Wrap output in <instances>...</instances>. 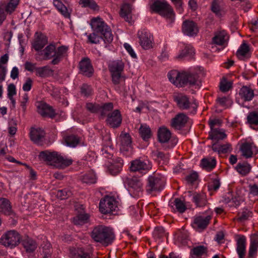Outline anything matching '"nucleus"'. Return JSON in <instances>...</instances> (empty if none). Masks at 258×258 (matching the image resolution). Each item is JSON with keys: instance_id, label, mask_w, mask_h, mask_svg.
Wrapping results in <instances>:
<instances>
[{"instance_id": "423d86ee", "label": "nucleus", "mask_w": 258, "mask_h": 258, "mask_svg": "<svg viewBox=\"0 0 258 258\" xmlns=\"http://www.w3.org/2000/svg\"><path fill=\"white\" fill-rule=\"evenodd\" d=\"M124 67V63L120 60L113 61L109 64L108 69L111 74L112 82L114 85H118L124 81L125 78L122 73Z\"/></svg>"}, {"instance_id": "bb28decb", "label": "nucleus", "mask_w": 258, "mask_h": 258, "mask_svg": "<svg viewBox=\"0 0 258 258\" xmlns=\"http://www.w3.org/2000/svg\"><path fill=\"white\" fill-rule=\"evenodd\" d=\"M258 248V235L254 234L250 238V243L248 251V256L252 258L254 256Z\"/></svg>"}, {"instance_id": "58836bf2", "label": "nucleus", "mask_w": 258, "mask_h": 258, "mask_svg": "<svg viewBox=\"0 0 258 258\" xmlns=\"http://www.w3.org/2000/svg\"><path fill=\"white\" fill-rule=\"evenodd\" d=\"M195 54L194 49L190 46H186L182 50L179 54L177 55L175 58L178 60H181L186 56H192Z\"/></svg>"}, {"instance_id": "473e14b6", "label": "nucleus", "mask_w": 258, "mask_h": 258, "mask_svg": "<svg viewBox=\"0 0 258 258\" xmlns=\"http://www.w3.org/2000/svg\"><path fill=\"white\" fill-rule=\"evenodd\" d=\"M70 255L74 258H91L90 254L82 248H72L70 249Z\"/></svg>"}, {"instance_id": "6ab92c4d", "label": "nucleus", "mask_w": 258, "mask_h": 258, "mask_svg": "<svg viewBox=\"0 0 258 258\" xmlns=\"http://www.w3.org/2000/svg\"><path fill=\"white\" fill-rule=\"evenodd\" d=\"M81 73L86 76L90 77L93 73V68L89 58H84L79 63Z\"/></svg>"}, {"instance_id": "9d476101", "label": "nucleus", "mask_w": 258, "mask_h": 258, "mask_svg": "<svg viewBox=\"0 0 258 258\" xmlns=\"http://www.w3.org/2000/svg\"><path fill=\"white\" fill-rule=\"evenodd\" d=\"M117 207L116 201L114 198L107 197L101 200L99 204L100 211L103 214H106L115 211Z\"/></svg>"}, {"instance_id": "09e8293b", "label": "nucleus", "mask_w": 258, "mask_h": 258, "mask_svg": "<svg viewBox=\"0 0 258 258\" xmlns=\"http://www.w3.org/2000/svg\"><path fill=\"white\" fill-rule=\"evenodd\" d=\"M207 247L204 245H200L194 247L191 249L190 253L197 256H200L205 253H207Z\"/></svg>"}, {"instance_id": "f03ea898", "label": "nucleus", "mask_w": 258, "mask_h": 258, "mask_svg": "<svg viewBox=\"0 0 258 258\" xmlns=\"http://www.w3.org/2000/svg\"><path fill=\"white\" fill-rule=\"evenodd\" d=\"M168 78L171 83L177 87H182L186 85H199L198 76L196 74L189 72L179 73L175 70L170 71L168 73Z\"/></svg>"}, {"instance_id": "4d7b16f0", "label": "nucleus", "mask_w": 258, "mask_h": 258, "mask_svg": "<svg viewBox=\"0 0 258 258\" xmlns=\"http://www.w3.org/2000/svg\"><path fill=\"white\" fill-rule=\"evenodd\" d=\"M216 100L220 106L225 107H228L230 106L232 103L231 99L228 97H219L217 98Z\"/></svg>"}, {"instance_id": "13d9d810", "label": "nucleus", "mask_w": 258, "mask_h": 258, "mask_svg": "<svg viewBox=\"0 0 258 258\" xmlns=\"http://www.w3.org/2000/svg\"><path fill=\"white\" fill-rule=\"evenodd\" d=\"M232 87V83L227 81L225 79L222 80L220 84V89L223 92L228 91Z\"/></svg>"}, {"instance_id": "c03bdc74", "label": "nucleus", "mask_w": 258, "mask_h": 258, "mask_svg": "<svg viewBox=\"0 0 258 258\" xmlns=\"http://www.w3.org/2000/svg\"><path fill=\"white\" fill-rule=\"evenodd\" d=\"M89 218L88 214H80L74 218L73 222L76 225H83L88 222Z\"/></svg>"}, {"instance_id": "680f3d73", "label": "nucleus", "mask_w": 258, "mask_h": 258, "mask_svg": "<svg viewBox=\"0 0 258 258\" xmlns=\"http://www.w3.org/2000/svg\"><path fill=\"white\" fill-rule=\"evenodd\" d=\"M165 235L164 229L163 227H156L153 232V235L155 238L160 239Z\"/></svg>"}, {"instance_id": "f257e3e1", "label": "nucleus", "mask_w": 258, "mask_h": 258, "mask_svg": "<svg viewBox=\"0 0 258 258\" xmlns=\"http://www.w3.org/2000/svg\"><path fill=\"white\" fill-rule=\"evenodd\" d=\"M91 26L93 33L88 37L90 43L97 44L102 39L106 43H110L112 41L113 36L111 29L101 19H93Z\"/></svg>"}, {"instance_id": "5701e85b", "label": "nucleus", "mask_w": 258, "mask_h": 258, "mask_svg": "<svg viewBox=\"0 0 258 258\" xmlns=\"http://www.w3.org/2000/svg\"><path fill=\"white\" fill-rule=\"evenodd\" d=\"M120 140V151H128L131 149L132 138L128 133L122 132L119 136Z\"/></svg>"}, {"instance_id": "bf43d9fd", "label": "nucleus", "mask_w": 258, "mask_h": 258, "mask_svg": "<svg viewBox=\"0 0 258 258\" xmlns=\"http://www.w3.org/2000/svg\"><path fill=\"white\" fill-rule=\"evenodd\" d=\"M112 164H117L116 169L113 171V173H118L122 167L123 164V160L120 158H116L115 159H112Z\"/></svg>"}, {"instance_id": "cd10ccee", "label": "nucleus", "mask_w": 258, "mask_h": 258, "mask_svg": "<svg viewBox=\"0 0 258 258\" xmlns=\"http://www.w3.org/2000/svg\"><path fill=\"white\" fill-rule=\"evenodd\" d=\"M239 95L244 101H250L254 97V92L249 87L243 86L240 90Z\"/></svg>"}, {"instance_id": "e2e57ef3", "label": "nucleus", "mask_w": 258, "mask_h": 258, "mask_svg": "<svg viewBox=\"0 0 258 258\" xmlns=\"http://www.w3.org/2000/svg\"><path fill=\"white\" fill-rule=\"evenodd\" d=\"M81 94L85 96H88L92 93V89L90 86L84 84L81 88Z\"/></svg>"}, {"instance_id": "a878e982", "label": "nucleus", "mask_w": 258, "mask_h": 258, "mask_svg": "<svg viewBox=\"0 0 258 258\" xmlns=\"http://www.w3.org/2000/svg\"><path fill=\"white\" fill-rule=\"evenodd\" d=\"M158 139L161 143H167L171 139V133L165 127H160L158 131Z\"/></svg>"}, {"instance_id": "864d4df0", "label": "nucleus", "mask_w": 258, "mask_h": 258, "mask_svg": "<svg viewBox=\"0 0 258 258\" xmlns=\"http://www.w3.org/2000/svg\"><path fill=\"white\" fill-rule=\"evenodd\" d=\"M20 0H11L7 5H5V11L7 13L11 14L13 12L19 3Z\"/></svg>"}, {"instance_id": "6e6d98bb", "label": "nucleus", "mask_w": 258, "mask_h": 258, "mask_svg": "<svg viewBox=\"0 0 258 258\" xmlns=\"http://www.w3.org/2000/svg\"><path fill=\"white\" fill-rule=\"evenodd\" d=\"M249 50L248 45L245 42H243L238 49L236 55L239 57H243L246 55Z\"/></svg>"}, {"instance_id": "20e7f679", "label": "nucleus", "mask_w": 258, "mask_h": 258, "mask_svg": "<svg viewBox=\"0 0 258 258\" xmlns=\"http://www.w3.org/2000/svg\"><path fill=\"white\" fill-rule=\"evenodd\" d=\"M91 237L95 241L107 246L113 242L115 235L111 228L103 225H98L93 229Z\"/></svg>"}, {"instance_id": "69168bd1", "label": "nucleus", "mask_w": 258, "mask_h": 258, "mask_svg": "<svg viewBox=\"0 0 258 258\" xmlns=\"http://www.w3.org/2000/svg\"><path fill=\"white\" fill-rule=\"evenodd\" d=\"M211 10L216 15L220 14V7L216 0H214L211 5Z\"/></svg>"}, {"instance_id": "a211bd4d", "label": "nucleus", "mask_w": 258, "mask_h": 258, "mask_svg": "<svg viewBox=\"0 0 258 258\" xmlns=\"http://www.w3.org/2000/svg\"><path fill=\"white\" fill-rule=\"evenodd\" d=\"M182 32L188 36H192L197 34L199 29L197 24L192 21H185L182 24Z\"/></svg>"}, {"instance_id": "052dcab7", "label": "nucleus", "mask_w": 258, "mask_h": 258, "mask_svg": "<svg viewBox=\"0 0 258 258\" xmlns=\"http://www.w3.org/2000/svg\"><path fill=\"white\" fill-rule=\"evenodd\" d=\"M80 4L85 7H89L93 10H96L97 5L93 0H80Z\"/></svg>"}, {"instance_id": "0e129e2a", "label": "nucleus", "mask_w": 258, "mask_h": 258, "mask_svg": "<svg viewBox=\"0 0 258 258\" xmlns=\"http://www.w3.org/2000/svg\"><path fill=\"white\" fill-rule=\"evenodd\" d=\"M68 49V47L64 46H61L57 48V49H55V55H57L59 57H61L63 56L67 52Z\"/></svg>"}, {"instance_id": "8fccbe9b", "label": "nucleus", "mask_w": 258, "mask_h": 258, "mask_svg": "<svg viewBox=\"0 0 258 258\" xmlns=\"http://www.w3.org/2000/svg\"><path fill=\"white\" fill-rule=\"evenodd\" d=\"M79 138L73 135L67 136L65 139L67 145L71 147H76L79 144Z\"/></svg>"}, {"instance_id": "6e6552de", "label": "nucleus", "mask_w": 258, "mask_h": 258, "mask_svg": "<svg viewBox=\"0 0 258 258\" xmlns=\"http://www.w3.org/2000/svg\"><path fill=\"white\" fill-rule=\"evenodd\" d=\"M20 236L15 230H10L5 233L0 238V243L5 247L12 248L19 244Z\"/></svg>"}, {"instance_id": "2eb2a0df", "label": "nucleus", "mask_w": 258, "mask_h": 258, "mask_svg": "<svg viewBox=\"0 0 258 258\" xmlns=\"http://www.w3.org/2000/svg\"><path fill=\"white\" fill-rule=\"evenodd\" d=\"M140 44L145 49H148L152 47L153 36L151 33L146 30L138 32Z\"/></svg>"}, {"instance_id": "774afa93", "label": "nucleus", "mask_w": 258, "mask_h": 258, "mask_svg": "<svg viewBox=\"0 0 258 258\" xmlns=\"http://www.w3.org/2000/svg\"><path fill=\"white\" fill-rule=\"evenodd\" d=\"M16 94V86L14 84H10L8 87V97L14 96Z\"/></svg>"}, {"instance_id": "49530a36", "label": "nucleus", "mask_w": 258, "mask_h": 258, "mask_svg": "<svg viewBox=\"0 0 258 258\" xmlns=\"http://www.w3.org/2000/svg\"><path fill=\"white\" fill-rule=\"evenodd\" d=\"M247 120L250 125H258V111L250 112L247 116Z\"/></svg>"}, {"instance_id": "a19ab883", "label": "nucleus", "mask_w": 258, "mask_h": 258, "mask_svg": "<svg viewBox=\"0 0 258 258\" xmlns=\"http://www.w3.org/2000/svg\"><path fill=\"white\" fill-rule=\"evenodd\" d=\"M169 205L173 209H174L173 207L175 206L177 211L181 213H183L186 209L184 203L178 198H176L173 202H170Z\"/></svg>"}, {"instance_id": "7ed1b4c3", "label": "nucleus", "mask_w": 258, "mask_h": 258, "mask_svg": "<svg viewBox=\"0 0 258 258\" xmlns=\"http://www.w3.org/2000/svg\"><path fill=\"white\" fill-rule=\"evenodd\" d=\"M38 158L40 160L46 162L49 165L58 168H64L72 164L71 159L64 158L56 152H49L48 150L40 152Z\"/></svg>"}, {"instance_id": "5fc2aeb1", "label": "nucleus", "mask_w": 258, "mask_h": 258, "mask_svg": "<svg viewBox=\"0 0 258 258\" xmlns=\"http://www.w3.org/2000/svg\"><path fill=\"white\" fill-rule=\"evenodd\" d=\"M72 195V192L67 188L58 190L56 193V196L57 198L61 200H64Z\"/></svg>"}, {"instance_id": "7c9ffc66", "label": "nucleus", "mask_w": 258, "mask_h": 258, "mask_svg": "<svg viewBox=\"0 0 258 258\" xmlns=\"http://www.w3.org/2000/svg\"><path fill=\"white\" fill-rule=\"evenodd\" d=\"M22 242L24 248L28 253L34 252L37 246L36 242L29 237L24 239Z\"/></svg>"}, {"instance_id": "ea45409f", "label": "nucleus", "mask_w": 258, "mask_h": 258, "mask_svg": "<svg viewBox=\"0 0 258 258\" xmlns=\"http://www.w3.org/2000/svg\"><path fill=\"white\" fill-rule=\"evenodd\" d=\"M53 5L60 13L66 18H69L70 14L67 8L62 3L60 0H53Z\"/></svg>"}, {"instance_id": "dca6fc26", "label": "nucleus", "mask_w": 258, "mask_h": 258, "mask_svg": "<svg viewBox=\"0 0 258 258\" xmlns=\"http://www.w3.org/2000/svg\"><path fill=\"white\" fill-rule=\"evenodd\" d=\"M242 155L245 158L252 157L253 154L258 153L257 147L253 143H244L242 144L240 148Z\"/></svg>"}, {"instance_id": "39448f33", "label": "nucleus", "mask_w": 258, "mask_h": 258, "mask_svg": "<svg viewBox=\"0 0 258 258\" xmlns=\"http://www.w3.org/2000/svg\"><path fill=\"white\" fill-rule=\"evenodd\" d=\"M151 9L154 12L169 19L171 22L173 21V10L165 0H155L151 6Z\"/></svg>"}, {"instance_id": "37998d69", "label": "nucleus", "mask_w": 258, "mask_h": 258, "mask_svg": "<svg viewBox=\"0 0 258 258\" xmlns=\"http://www.w3.org/2000/svg\"><path fill=\"white\" fill-rule=\"evenodd\" d=\"M43 52L44 59H49L55 54V46L53 44H50L45 48Z\"/></svg>"}, {"instance_id": "e433bc0d", "label": "nucleus", "mask_w": 258, "mask_h": 258, "mask_svg": "<svg viewBox=\"0 0 258 258\" xmlns=\"http://www.w3.org/2000/svg\"><path fill=\"white\" fill-rule=\"evenodd\" d=\"M216 164V161L215 158H204L201 163L202 168L208 171L212 170Z\"/></svg>"}, {"instance_id": "c756f323", "label": "nucleus", "mask_w": 258, "mask_h": 258, "mask_svg": "<svg viewBox=\"0 0 258 258\" xmlns=\"http://www.w3.org/2000/svg\"><path fill=\"white\" fill-rule=\"evenodd\" d=\"M48 42L47 37L42 34H40L36 38L33 43V48L36 51L41 50Z\"/></svg>"}, {"instance_id": "603ef678", "label": "nucleus", "mask_w": 258, "mask_h": 258, "mask_svg": "<svg viewBox=\"0 0 258 258\" xmlns=\"http://www.w3.org/2000/svg\"><path fill=\"white\" fill-rule=\"evenodd\" d=\"M237 220L240 222L247 220L249 217L252 216V213L247 209H243L241 212L238 214Z\"/></svg>"}, {"instance_id": "a18cd8bd", "label": "nucleus", "mask_w": 258, "mask_h": 258, "mask_svg": "<svg viewBox=\"0 0 258 258\" xmlns=\"http://www.w3.org/2000/svg\"><path fill=\"white\" fill-rule=\"evenodd\" d=\"M41 246L42 248V252L44 255L43 257H50L52 252L50 243L47 241H43Z\"/></svg>"}, {"instance_id": "2f4dec72", "label": "nucleus", "mask_w": 258, "mask_h": 258, "mask_svg": "<svg viewBox=\"0 0 258 258\" xmlns=\"http://www.w3.org/2000/svg\"><path fill=\"white\" fill-rule=\"evenodd\" d=\"M35 72L37 76L41 78L48 77L53 74V71L48 66L36 68Z\"/></svg>"}, {"instance_id": "c85d7f7f", "label": "nucleus", "mask_w": 258, "mask_h": 258, "mask_svg": "<svg viewBox=\"0 0 258 258\" xmlns=\"http://www.w3.org/2000/svg\"><path fill=\"white\" fill-rule=\"evenodd\" d=\"M0 212L6 215H11L13 213L10 201L5 198L0 199Z\"/></svg>"}, {"instance_id": "0eeeda50", "label": "nucleus", "mask_w": 258, "mask_h": 258, "mask_svg": "<svg viewBox=\"0 0 258 258\" xmlns=\"http://www.w3.org/2000/svg\"><path fill=\"white\" fill-rule=\"evenodd\" d=\"M174 100L180 109L188 110L192 113L197 111L198 105L196 99L190 98L185 95L178 94L174 97Z\"/></svg>"}, {"instance_id": "aec40b11", "label": "nucleus", "mask_w": 258, "mask_h": 258, "mask_svg": "<svg viewBox=\"0 0 258 258\" xmlns=\"http://www.w3.org/2000/svg\"><path fill=\"white\" fill-rule=\"evenodd\" d=\"M246 239L244 235H239L236 239V252L239 258H244L246 253Z\"/></svg>"}, {"instance_id": "b1692460", "label": "nucleus", "mask_w": 258, "mask_h": 258, "mask_svg": "<svg viewBox=\"0 0 258 258\" xmlns=\"http://www.w3.org/2000/svg\"><path fill=\"white\" fill-rule=\"evenodd\" d=\"M44 131L40 128H31L30 137L32 141L37 144H39L45 136Z\"/></svg>"}, {"instance_id": "f3484780", "label": "nucleus", "mask_w": 258, "mask_h": 258, "mask_svg": "<svg viewBox=\"0 0 258 258\" xmlns=\"http://www.w3.org/2000/svg\"><path fill=\"white\" fill-rule=\"evenodd\" d=\"M188 120V117L184 113L177 114L171 121V126L175 130L183 127Z\"/></svg>"}, {"instance_id": "72a5a7b5", "label": "nucleus", "mask_w": 258, "mask_h": 258, "mask_svg": "<svg viewBox=\"0 0 258 258\" xmlns=\"http://www.w3.org/2000/svg\"><path fill=\"white\" fill-rule=\"evenodd\" d=\"M139 132L140 137L145 141H147L152 137L151 128L146 124L141 125Z\"/></svg>"}, {"instance_id": "f8f14e48", "label": "nucleus", "mask_w": 258, "mask_h": 258, "mask_svg": "<svg viewBox=\"0 0 258 258\" xmlns=\"http://www.w3.org/2000/svg\"><path fill=\"white\" fill-rule=\"evenodd\" d=\"M188 194V196L191 197V201L196 207H204L208 204L207 195L205 192L189 191Z\"/></svg>"}, {"instance_id": "de8ad7c7", "label": "nucleus", "mask_w": 258, "mask_h": 258, "mask_svg": "<svg viewBox=\"0 0 258 258\" xmlns=\"http://www.w3.org/2000/svg\"><path fill=\"white\" fill-rule=\"evenodd\" d=\"M152 156L158 159L160 161H162L163 163H167L169 159V155L165 154L162 152L159 151H153L152 152Z\"/></svg>"}, {"instance_id": "79ce46f5", "label": "nucleus", "mask_w": 258, "mask_h": 258, "mask_svg": "<svg viewBox=\"0 0 258 258\" xmlns=\"http://www.w3.org/2000/svg\"><path fill=\"white\" fill-rule=\"evenodd\" d=\"M129 186L138 192L142 190L143 184L140 179L134 177L132 178L128 183Z\"/></svg>"}, {"instance_id": "4be33fe9", "label": "nucleus", "mask_w": 258, "mask_h": 258, "mask_svg": "<svg viewBox=\"0 0 258 258\" xmlns=\"http://www.w3.org/2000/svg\"><path fill=\"white\" fill-rule=\"evenodd\" d=\"M38 112L42 116L53 118L55 115V113L52 107L46 103H41L38 106Z\"/></svg>"}, {"instance_id": "9b49d317", "label": "nucleus", "mask_w": 258, "mask_h": 258, "mask_svg": "<svg viewBox=\"0 0 258 258\" xmlns=\"http://www.w3.org/2000/svg\"><path fill=\"white\" fill-rule=\"evenodd\" d=\"M151 168V165L149 162L136 159L131 163L130 169L132 171L139 172L141 173H146Z\"/></svg>"}, {"instance_id": "1a4fd4ad", "label": "nucleus", "mask_w": 258, "mask_h": 258, "mask_svg": "<svg viewBox=\"0 0 258 258\" xmlns=\"http://www.w3.org/2000/svg\"><path fill=\"white\" fill-rule=\"evenodd\" d=\"M165 181L163 178L156 175H150L148 178L146 191L151 194L153 191H160L164 186Z\"/></svg>"}, {"instance_id": "338daca9", "label": "nucleus", "mask_w": 258, "mask_h": 258, "mask_svg": "<svg viewBox=\"0 0 258 258\" xmlns=\"http://www.w3.org/2000/svg\"><path fill=\"white\" fill-rule=\"evenodd\" d=\"M99 106V104H94L92 103L86 104L87 109L92 113L98 112Z\"/></svg>"}, {"instance_id": "4c0bfd02", "label": "nucleus", "mask_w": 258, "mask_h": 258, "mask_svg": "<svg viewBox=\"0 0 258 258\" xmlns=\"http://www.w3.org/2000/svg\"><path fill=\"white\" fill-rule=\"evenodd\" d=\"M251 167L247 162L239 163L236 166L237 172L242 176H246L251 170Z\"/></svg>"}, {"instance_id": "ddd939ff", "label": "nucleus", "mask_w": 258, "mask_h": 258, "mask_svg": "<svg viewBox=\"0 0 258 258\" xmlns=\"http://www.w3.org/2000/svg\"><path fill=\"white\" fill-rule=\"evenodd\" d=\"M106 121L107 124L112 128L118 127L122 122V116L119 110L115 109L111 113H109Z\"/></svg>"}, {"instance_id": "4468645a", "label": "nucleus", "mask_w": 258, "mask_h": 258, "mask_svg": "<svg viewBox=\"0 0 258 258\" xmlns=\"http://www.w3.org/2000/svg\"><path fill=\"white\" fill-rule=\"evenodd\" d=\"M209 215L206 217L202 216L197 217L195 218L193 223V227L194 228L200 231L206 228L210 221L212 218V212L211 211H207Z\"/></svg>"}, {"instance_id": "c9c22d12", "label": "nucleus", "mask_w": 258, "mask_h": 258, "mask_svg": "<svg viewBox=\"0 0 258 258\" xmlns=\"http://www.w3.org/2000/svg\"><path fill=\"white\" fill-rule=\"evenodd\" d=\"M113 108V105L112 103L108 102L104 103L102 105H99L98 112L100 113L101 117H103L105 116H108L109 113Z\"/></svg>"}, {"instance_id": "f704fd0d", "label": "nucleus", "mask_w": 258, "mask_h": 258, "mask_svg": "<svg viewBox=\"0 0 258 258\" xmlns=\"http://www.w3.org/2000/svg\"><path fill=\"white\" fill-rule=\"evenodd\" d=\"M210 138L212 140L219 141L226 137V135L222 129L216 128L209 132Z\"/></svg>"}, {"instance_id": "3c124183", "label": "nucleus", "mask_w": 258, "mask_h": 258, "mask_svg": "<svg viewBox=\"0 0 258 258\" xmlns=\"http://www.w3.org/2000/svg\"><path fill=\"white\" fill-rule=\"evenodd\" d=\"M96 177L93 173H88L84 175L81 180L82 182L86 184H92L96 182Z\"/></svg>"}, {"instance_id": "393cba45", "label": "nucleus", "mask_w": 258, "mask_h": 258, "mask_svg": "<svg viewBox=\"0 0 258 258\" xmlns=\"http://www.w3.org/2000/svg\"><path fill=\"white\" fill-rule=\"evenodd\" d=\"M120 15L128 23H132L133 22L132 16V8L128 4H124L121 6Z\"/></svg>"}, {"instance_id": "412c9836", "label": "nucleus", "mask_w": 258, "mask_h": 258, "mask_svg": "<svg viewBox=\"0 0 258 258\" xmlns=\"http://www.w3.org/2000/svg\"><path fill=\"white\" fill-rule=\"evenodd\" d=\"M227 35L226 32L223 30L216 32L214 36L212 38V44L215 46H219L222 48L226 42Z\"/></svg>"}]
</instances>
